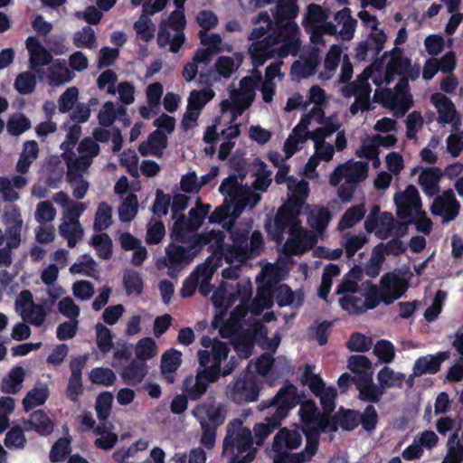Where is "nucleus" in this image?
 Returning a JSON list of instances; mask_svg holds the SVG:
<instances>
[{
	"instance_id": "nucleus-1",
	"label": "nucleus",
	"mask_w": 463,
	"mask_h": 463,
	"mask_svg": "<svg viewBox=\"0 0 463 463\" xmlns=\"http://www.w3.org/2000/svg\"><path fill=\"white\" fill-rule=\"evenodd\" d=\"M299 403L298 388L288 383L282 386L276 395L270 399L261 401L258 405L260 411L269 410L265 422L255 424L253 431L258 439V444L262 443L276 429L281 425L288 412Z\"/></svg>"
},
{
	"instance_id": "nucleus-2",
	"label": "nucleus",
	"mask_w": 463,
	"mask_h": 463,
	"mask_svg": "<svg viewBox=\"0 0 463 463\" xmlns=\"http://www.w3.org/2000/svg\"><path fill=\"white\" fill-rule=\"evenodd\" d=\"M175 222L170 228V238L172 241L194 245L203 248L212 241H220L225 238L223 232L212 230L206 234L195 233L189 222H186V216L179 213L178 217L174 218Z\"/></svg>"
},
{
	"instance_id": "nucleus-3",
	"label": "nucleus",
	"mask_w": 463,
	"mask_h": 463,
	"mask_svg": "<svg viewBox=\"0 0 463 463\" xmlns=\"http://www.w3.org/2000/svg\"><path fill=\"white\" fill-rule=\"evenodd\" d=\"M202 249L196 244L183 246L171 241L165 247V256L158 260L157 266L160 268L163 265L167 268L168 276L176 278L180 271L194 260Z\"/></svg>"
},
{
	"instance_id": "nucleus-4",
	"label": "nucleus",
	"mask_w": 463,
	"mask_h": 463,
	"mask_svg": "<svg viewBox=\"0 0 463 463\" xmlns=\"http://www.w3.org/2000/svg\"><path fill=\"white\" fill-rule=\"evenodd\" d=\"M287 229L289 235L294 238H300L304 233L296 213L280 206L275 215L274 225L272 226L271 222L269 221L265 223V230L272 240L281 242Z\"/></svg>"
},
{
	"instance_id": "nucleus-5",
	"label": "nucleus",
	"mask_w": 463,
	"mask_h": 463,
	"mask_svg": "<svg viewBox=\"0 0 463 463\" xmlns=\"http://www.w3.org/2000/svg\"><path fill=\"white\" fill-rule=\"evenodd\" d=\"M253 439L249 428L242 426L239 419L232 420L227 426V433L223 439V453L243 454L252 449Z\"/></svg>"
},
{
	"instance_id": "nucleus-6",
	"label": "nucleus",
	"mask_w": 463,
	"mask_h": 463,
	"mask_svg": "<svg viewBox=\"0 0 463 463\" xmlns=\"http://www.w3.org/2000/svg\"><path fill=\"white\" fill-rule=\"evenodd\" d=\"M260 385L254 375L245 374L237 378L232 385H228L229 398L235 403L242 405L258 400Z\"/></svg>"
},
{
	"instance_id": "nucleus-7",
	"label": "nucleus",
	"mask_w": 463,
	"mask_h": 463,
	"mask_svg": "<svg viewBox=\"0 0 463 463\" xmlns=\"http://www.w3.org/2000/svg\"><path fill=\"white\" fill-rule=\"evenodd\" d=\"M261 80V73L256 70L255 78L250 76L243 77L240 81V90L234 89L231 91V99L235 110L234 114H241L250 106L255 95V89L260 84Z\"/></svg>"
},
{
	"instance_id": "nucleus-8",
	"label": "nucleus",
	"mask_w": 463,
	"mask_h": 463,
	"mask_svg": "<svg viewBox=\"0 0 463 463\" xmlns=\"http://www.w3.org/2000/svg\"><path fill=\"white\" fill-rule=\"evenodd\" d=\"M359 425V411L341 407L330 419L323 418L321 431H336L338 426L344 430H354Z\"/></svg>"
},
{
	"instance_id": "nucleus-9",
	"label": "nucleus",
	"mask_w": 463,
	"mask_h": 463,
	"mask_svg": "<svg viewBox=\"0 0 463 463\" xmlns=\"http://www.w3.org/2000/svg\"><path fill=\"white\" fill-rule=\"evenodd\" d=\"M29 53V69L42 77L43 66H47L52 61V56L35 36H29L25 41Z\"/></svg>"
},
{
	"instance_id": "nucleus-10",
	"label": "nucleus",
	"mask_w": 463,
	"mask_h": 463,
	"mask_svg": "<svg viewBox=\"0 0 463 463\" xmlns=\"http://www.w3.org/2000/svg\"><path fill=\"white\" fill-rule=\"evenodd\" d=\"M459 207V203L457 201L454 192L448 189L434 199L430 206V212L435 216H442L444 222H450L458 216Z\"/></svg>"
},
{
	"instance_id": "nucleus-11",
	"label": "nucleus",
	"mask_w": 463,
	"mask_h": 463,
	"mask_svg": "<svg viewBox=\"0 0 463 463\" xmlns=\"http://www.w3.org/2000/svg\"><path fill=\"white\" fill-rule=\"evenodd\" d=\"M87 361V355H80L71 359L70 362V369L71 373L66 388V396L70 401L73 402H77L79 401L80 395L83 393L81 374Z\"/></svg>"
},
{
	"instance_id": "nucleus-12",
	"label": "nucleus",
	"mask_w": 463,
	"mask_h": 463,
	"mask_svg": "<svg viewBox=\"0 0 463 463\" xmlns=\"http://www.w3.org/2000/svg\"><path fill=\"white\" fill-rule=\"evenodd\" d=\"M381 302L391 305L403 295L407 284L398 275L388 272L381 279Z\"/></svg>"
},
{
	"instance_id": "nucleus-13",
	"label": "nucleus",
	"mask_w": 463,
	"mask_h": 463,
	"mask_svg": "<svg viewBox=\"0 0 463 463\" xmlns=\"http://www.w3.org/2000/svg\"><path fill=\"white\" fill-rule=\"evenodd\" d=\"M276 40L269 34L260 41L253 42L248 50L251 63L255 69L276 55Z\"/></svg>"
},
{
	"instance_id": "nucleus-14",
	"label": "nucleus",
	"mask_w": 463,
	"mask_h": 463,
	"mask_svg": "<svg viewBox=\"0 0 463 463\" xmlns=\"http://www.w3.org/2000/svg\"><path fill=\"white\" fill-rule=\"evenodd\" d=\"M356 389L359 392V400L372 403H378L385 393L382 385L373 383L372 373L358 376Z\"/></svg>"
},
{
	"instance_id": "nucleus-15",
	"label": "nucleus",
	"mask_w": 463,
	"mask_h": 463,
	"mask_svg": "<svg viewBox=\"0 0 463 463\" xmlns=\"http://www.w3.org/2000/svg\"><path fill=\"white\" fill-rule=\"evenodd\" d=\"M182 364V353L171 348L161 356L160 371L162 378L168 383L175 382L176 371Z\"/></svg>"
},
{
	"instance_id": "nucleus-16",
	"label": "nucleus",
	"mask_w": 463,
	"mask_h": 463,
	"mask_svg": "<svg viewBox=\"0 0 463 463\" xmlns=\"http://www.w3.org/2000/svg\"><path fill=\"white\" fill-rule=\"evenodd\" d=\"M430 102L438 112V122L450 124L458 118V112L452 100L440 92L433 93L430 96Z\"/></svg>"
},
{
	"instance_id": "nucleus-17",
	"label": "nucleus",
	"mask_w": 463,
	"mask_h": 463,
	"mask_svg": "<svg viewBox=\"0 0 463 463\" xmlns=\"http://www.w3.org/2000/svg\"><path fill=\"white\" fill-rule=\"evenodd\" d=\"M226 409L223 404H212V403H201L195 406L193 410L192 414L199 419L201 415L204 414L207 417L208 423L210 426L218 428L222 425L226 419Z\"/></svg>"
},
{
	"instance_id": "nucleus-18",
	"label": "nucleus",
	"mask_w": 463,
	"mask_h": 463,
	"mask_svg": "<svg viewBox=\"0 0 463 463\" xmlns=\"http://www.w3.org/2000/svg\"><path fill=\"white\" fill-rule=\"evenodd\" d=\"M53 429V421L43 410L33 411L29 419L24 421V430L26 431L34 430L41 436L52 434Z\"/></svg>"
},
{
	"instance_id": "nucleus-19",
	"label": "nucleus",
	"mask_w": 463,
	"mask_h": 463,
	"mask_svg": "<svg viewBox=\"0 0 463 463\" xmlns=\"http://www.w3.org/2000/svg\"><path fill=\"white\" fill-rule=\"evenodd\" d=\"M449 358L448 352H439L436 355L428 354L419 357L413 365L414 374H434L440 370L442 362Z\"/></svg>"
},
{
	"instance_id": "nucleus-20",
	"label": "nucleus",
	"mask_w": 463,
	"mask_h": 463,
	"mask_svg": "<svg viewBox=\"0 0 463 463\" xmlns=\"http://www.w3.org/2000/svg\"><path fill=\"white\" fill-rule=\"evenodd\" d=\"M302 58L303 61H295L293 62L291 73L306 79L316 73L317 67L320 62L318 50L312 48V50Z\"/></svg>"
},
{
	"instance_id": "nucleus-21",
	"label": "nucleus",
	"mask_w": 463,
	"mask_h": 463,
	"mask_svg": "<svg viewBox=\"0 0 463 463\" xmlns=\"http://www.w3.org/2000/svg\"><path fill=\"white\" fill-rule=\"evenodd\" d=\"M442 175L443 173L439 167H428L420 173L419 184L427 196L433 197L439 194V183Z\"/></svg>"
},
{
	"instance_id": "nucleus-22",
	"label": "nucleus",
	"mask_w": 463,
	"mask_h": 463,
	"mask_svg": "<svg viewBox=\"0 0 463 463\" xmlns=\"http://www.w3.org/2000/svg\"><path fill=\"white\" fill-rule=\"evenodd\" d=\"M301 442L302 436L298 430H290L287 428H282L274 437L272 449L275 452L279 453L283 449H298L301 445Z\"/></svg>"
},
{
	"instance_id": "nucleus-23",
	"label": "nucleus",
	"mask_w": 463,
	"mask_h": 463,
	"mask_svg": "<svg viewBox=\"0 0 463 463\" xmlns=\"http://www.w3.org/2000/svg\"><path fill=\"white\" fill-rule=\"evenodd\" d=\"M300 397V395L298 394ZM299 416L300 420L306 426H314L315 428L321 430L323 418H328L324 414L320 413L318 408L314 400H307L301 402L299 400Z\"/></svg>"
},
{
	"instance_id": "nucleus-24",
	"label": "nucleus",
	"mask_w": 463,
	"mask_h": 463,
	"mask_svg": "<svg viewBox=\"0 0 463 463\" xmlns=\"http://www.w3.org/2000/svg\"><path fill=\"white\" fill-rule=\"evenodd\" d=\"M146 373V364L137 359H134L122 369L120 376L126 384L136 386L142 383Z\"/></svg>"
},
{
	"instance_id": "nucleus-25",
	"label": "nucleus",
	"mask_w": 463,
	"mask_h": 463,
	"mask_svg": "<svg viewBox=\"0 0 463 463\" xmlns=\"http://www.w3.org/2000/svg\"><path fill=\"white\" fill-rule=\"evenodd\" d=\"M299 33V27L294 21H275V27L269 35L275 38L278 45L280 41L300 40Z\"/></svg>"
},
{
	"instance_id": "nucleus-26",
	"label": "nucleus",
	"mask_w": 463,
	"mask_h": 463,
	"mask_svg": "<svg viewBox=\"0 0 463 463\" xmlns=\"http://www.w3.org/2000/svg\"><path fill=\"white\" fill-rule=\"evenodd\" d=\"M146 146L150 147V154L156 156H161L162 152L167 146V137L160 129L153 131L147 138V143H141L138 146L139 153L147 156Z\"/></svg>"
},
{
	"instance_id": "nucleus-27",
	"label": "nucleus",
	"mask_w": 463,
	"mask_h": 463,
	"mask_svg": "<svg viewBox=\"0 0 463 463\" xmlns=\"http://www.w3.org/2000/svg\"><path fill=\"white\" fill-rule=\"evenodd\" d=\"M370 93L371 88L368 83L354 85L353 87V95H354L355 100L349 108V111L352 115H356L359 110L368 111L371 109Z\"/></svg>"
},
{
	"instance_id": "nucleus-28",
	"label": "nucleus",
	"mask_w": 463,
	"mask_h": 463,
	"mask_svg": "<svg viewBox=\"0 0 463 463\" xmlns=\"http://www.w3.org/2000/svg\"><path fill=\"white\" fill-rule=\"evenodd\" d=\"M208 384L196 373L186 376L183 381L182 389L191 401H198L208 390Z\"/></svg>"
},
{
	"instance_id": "nucleus-29",
	"label": "nucleus",
	"mask_w": 463,
	"mask_h": 463,
	"mask_svg": "<svg viewBox=\"0 0 463 463\" xmlns=\"http://www.w3.org/2000/svg\"><path fill=\"white\" fill-rule=\"evenodd\" d=\"M339 170H343L345 180L348 183H357L364 180L368 173V164L365 162H346L339 165Z\"/></svg>"
},
{
	"instance_id": "nucleus-30",
	"label": "nucleus",
	"mask_w": 463,
	"mask_h": 463,
	"mask_svg": "<svg viewBox=\"0 0 463 463\" xmlns=\"http://www.w3.org/2000/svg\"><path fill=\"white\" fill-rule=\"evenodd\" d=\"M24 370L21 366H15L9 372L8 376L5 377L1 383V391L4 393L15 394L21 389L22 383L24 380Z\"/></svg>"
},
{
	"instance_id": "nucleus-31",
	"label": "nucleus",
	"mask_w": 463,
	"mask_h": 463,
	"mask_svg": "<svg viewBox=\"0 0 463 463\" xmlns=\"http://www.w3.org/2000/svg\"><path fill=\"white\" fill-rule=\"evenodd\" d=\"M365 213L364 203L353 205L342 215L338 223V229L343 231L353 228L364 218Z\"/></svg>"
},
{
	"instance_id": "nucleus-32",
	"label": "nucleus",
	"mask_w": 463,
	"mask_h": 463,
	"mask_svg": "<svg viewBox=\"0 0 463 463\" xmlns=\"http://www.w3.org/2000/svg\"><path fill=\"white\" fill-rule=\"evenodd\" d=\"M377 380L384 390L393 387L402 388L405 380V374L396 373L392 368L384 366L378 372Z\"/></svg>"
},
{
	"instance_id": "nucleus-33",
	"label": "nucleus",
	"mask_w": 463,
	"mask_h": 463,
	"mask_svg": "<svg viewBox=\"0 0 463 463\" xmlns=\"http://www.w3.org/2000/svg\"><path fill=\"white\" fill-rule=\"evenodd\" d=\"M59 232L62 238L67 240L68 247L70 248H74L84 235L83 229L80 222H62L59 226Z\"/></svg>"
},
{
	"instance_id": "nucleus-34",
	"label": "nucleus",
	"mask_w": 463,
	"mask_h": 463,
	"mask_svg": "<svg viewBox=\"0 0 463 463\" xmlns=\"http://www.w3.org/2000/svg\"><path fill=\"white\" fill-rule=\"evenodd\" d=\"M298 0H277L275 21H294L298 14Z\"/></svg>"
},
{
	"instance_id": "nucleus-35",
	"label": "nucleus",
	"mask_w": 463,
	"mask_h": 463,
	"mask_svg": "<svg viewBox=\"0 0 463 463\" xmlns=\"http://www.w3.org/2000/svg\"><path fill=\"white\" fill-rule=\"evenodd\" d=\"M229 288L233 289V287L231 284L225 281L221 282L212 297V301L214 307L218 308H228L234 304L236 301V296L235 294L231 293L227 296Z\"/></svg>"
},
{
	"instance_id": "nucleus-36",
	"label": "nucleus",
	"mask_w": 463,
	"mask_h": 463,
	"mask_svg": "<svg viewBox=\"0 0 463 463\" xmlns=\"http://www.w3.org/2000/svg\"><path fill=\"white\" fill-rule=\"evenodd\" d=\"M90 156L80 154L78 158L70 160L67 162V180L69 183L77 181L78 178H81L80 171H85L92 163Z\"/></svg>"
},
{
	"instance_id": "nucleus-37",
	"label": "nucleus",
	"mask_w": 463,
	"mask_h": 463,
	"mask_svg": "<svg viewBox=\"0 0 463 463\" xmlns=\"http://www.w3.org/2000/svg\"><path fill=\"white\" fill-rule=\"evenodd\" d=\"M49 397V390L46 386L30 390L23 400V406L25 411L43 405Z\"/></svg>"
},
{
	"instance_id": "nucleus-38",
	"label": "nucleus",
	"mask_w": 463,
	"mask_h": 463,
	"mask_svg": "<svg viewBox=\"0 0 463 463\" xmlns=\"http://www.w3.org/2000/svg\"><path fill=\"white\" fill-rule=\"evenodd\" d=\"M394 92L400 99L401 115H404L412 105V96L410 93L408 77H401L394 87Z\"/></svg>"
},
{
	"instance_id": "nucleus-39",
	"label": "nucleus",
	"mask_w": 463,
	"mask_h": 463,
	"mask_svg": "<svg viewBox=\"0 0 463 463\" xmlns=\"http://www.w3.org/2000/svg\"><path fill=\"white\" fill-rule=\"evenodd\" d=\"M123 285L128 295H141L144 288V282L140 274L133 269L124 272Z\"/></svg>"
},
{
	"instance_id": "nucleus-40",
	"label": "nucleus",
	"mask_w": 463,
	"mask_h": 463,
	"mask_svg": "<svg viewBox=\"0 0 463 463\" xmlns=\"http://www.w3.org/2000/svg\"><path fill=\"white\" fill-rule=\"evenodd\" d=\"M341 308L349 315L357 316L366 312L363 297H356L353 294L344 295L339 298Z\"/></svg>"
},
{
	"instance_id": "nucleus-41",
	"label": "nucleus",
	"mask_w": 463,
	"mask_h": 463,
	"mask_svg": "<svg viewBox=\"0 0 463 463\" xmlns=\"http://www.w3.org/2000/svg\"><path fill=\"white\" fill-rule=\"evenodd\" d=\"M213 96L214 92L210 88H206L202 90H192L188 98V110L200 111L205 104L213 98Z\"/></svg>"
},
{
	"instance_id": "nucleus-42",
	"label": "nucleus",
	"mask_w": 463,
	"mask_h": 463,
	"mask_svg": "<svg viewBox=\"0 0 463 463\" xmlns=\"http://www.w3.org/2000/svg\"><path fill=\"white\" fill-rule=\"evenodd\" d=\"M331 213L326 208L312 211L307 217L308 225L317 232H323L331 221Z\"/></svg>"
},
{
	"instance_id": "nucleus-43",
	"label": "nucleus",
	"mask_w": 463,
	"mask_h": 463,
	"mask_svg": "<svg viewBox=\"0 0 463 463\" xmlns=\"http://www.w3.org/2000/svg\"><path fill=\"white\" fill-rule=\"evenodd\" d=\"M91 244L97 250V255L102 260H109L112 257V241L109 234L102 232L93 235Z\"/></svg>"
},
{
	"instance_id": "nucleus-44",
	"label": "nucleus",
	"mask_w": 463,
	"mask_h": 463,
	"mask_svg": "<svg viewBox=\"0 0 463 463\" xmlns=\"http://www.w3.org/2000/svg\"><path fill=\"white\" fill-rule=\"evenodd\" d=\"M73 44L77 48L93 49L97 45V37L94 30L89 26H84L73 35Z\"/></svg>"
},
{
	"instance_id": "nucleus-45",
	"label": "nucleus",
	"mask_w": 463,
	"mask_h": 463,
	"mask_svg": "<svg viewBox=\"0 0 463 463\" xmlns=\"http://www.w3.org/2000/svg\"><path fill=\"white\" fill-rule=\"evenodd\" d=\"M137 210V196L134 194H128L118 208L120 221L123 222H131L136 217Z\"/></svg>"
},
{
	"instance_id": "nucleus-46",
	"label": "nucleus",
	"mask_w": 463,
	"mask_h": 463,
	"mask_svg": "<svg viewBox=\"0 0 463 463\" xmlns=\"http://www.w3.org/2000/svg\"><path fill=\"white\" fill-rule=\"evenodd\" d=\"M111 213L112 208L108 203L102 202L99 204L93 225L96 232H102L110 226L112 222Z\"/></svg>"
},
{
	"instance_id": "nucleus-47",
	"label": "nucleus",
	"mask_w": 463,
	"mask_h": 463,
	"mask_svg": "<svg viewBox=\"0 0 463 463\" xmlns=\"http://www.w3.org/2000/svg\"><path fill=\"white\" fill-rule=\"evenodd\" d=\"M157 353L156 344L151 337L140 339L136 345L137 359L142 363L152 359Z\"/></svg>"
},
{
	"instance_id": "nucleus-48",
	"label": "nucleus",
	"mask_w": 463,
	"mask_h": 463,
	"mask_svg": "<svg viewBox=\"0 0 463 463\" xmlns=\"http://www.w3.org/2000/svg\"><path fill=\"white\" fill-rule=\"evenodd\" d=\"M410 59L402 55V52L398 47L392 50V55L390 61L387 63V71H393L401 77L405 74L406 70L410 69Z\"/></svg>"
},
{
	"instance_id": "nucleus-49",
	"label": "nucleus",
	"mask_w": 463,
	"mask_h": 463,
	"mask_svg": "<svg viewBox=\"0 0 463 463\" xmlns=\"http://www.w3.org/2000/svg\"><path fill=\"white\" fill-rule=\"evenodd\" d=\"M116 379L115 373L108 367H96L90 373V380L94 384L111 386Z\"/></svg>"
},
{
	"instance_id": "nucleus-50",
	"label": "nucleus",
	"mask_w": 463,
	"mask_h": 463,
	"mask_svg": "<svg viewBox=\"0 0 463 463\" xmlns=\"http://www.w3.org/2000/svg\"><path fill=\"white\" fill-rule=\"evenodd\" d=\"M397 210L396 214L399 219L406 221L407 223H412L415 215L422 209V204L411 203L394 199Z\"/></svg>"
},
{
	"instance_id": "nucleus-51",
	"label": "nucleus",
	"mask_w": 463,
	"mask_h": 463,
	"mask_svg": "<svg viewBox=\"0 0 463 463\" xmlns=\"http://www.w3.org/2000/svg\"><path fill=\"white\" fill-rule=\"evenodd\" d=\"M36 83L35 74L31 71H24L17 75L14 88L20 94L28 95L34 90Z\"/></svg>"
},
{
	"instance_id": "nucleus-52",
	"label": "nucleus",
	"mask_w": 463,
	"mask_h": 463,
	"mask_svg": "<svg viewBox=\"0 0 463 463\" xmlns=\"http://www.w3.org/2000/svg\"><path fill=\"white\" fill-rule=\"evenodd\" d=\"M322 432L320 430L315 427H309L304 430V433L307 438V442L304 450L306 461H308L317 453L319 445V433Z\"/></svg>"
},
{
	"instance_id": "nucleus-53",
	"label": "nucleus",
	"mask_w": 463,
	"mask_h": 463,
	"mask_svg": "<svg viewBox=\"0 0 463 463\" xmlns=\"http://www.w3.org/2000/svg\"><path fill=\"white\" fill-rule=\"evenodd\" d=\"M113 395L109 392L99 393L96 399L95 410L97 417L100 420H106L111 411Z\"/></svg>"
},
{
	"instance_id": "nucleus-54",
	"label": "nucleus",
	"mask_w": 463,
	"mask_h": 463,
	"mask_svg": "<svg viewBox=\"0 0 463 463\" xmlns=\"http://www.w3.org/2000/svg\"><path fill=\"white\" fill-rule=\"evenodd\" d=\"M211 206L197 202L196 206L189 211V218L186 217V222L196 232L203 223L205 217L208 215Z\"/></svg>"
},
{
	"instance_id": "nucleus-55",
	"label": "nucleus",
	"mask_w": 463,
	"mask_h": 463,
	"mask_svg": "<svg viewBox=\"0 0 463 463\" xmlns=\"http://www.w3.org/2000/svg\"><path fill=\"white\" fill-rule=\"evenodd\" d=\"M216 243L217 249L220 250L221 254L224 256L225 260L228 263H232L233 260H245L250 257L249 249L246 250H234V244H226L224 243V239L220 241H214Z\"/></svg>"
},
{
	"instance_id": "nucleus-56",
	"label": "nucleus",
	"mask_w": 463,
	"mask_h": 463,
	"mask_svg": "<svg viewBox=\"0 0 463 463\" xmlns=\"http://www.w3.org/2000/svg\"><path fill=\"white\" fill-rule=\"evenodd\" d=\"M254 345L252 337L246 334L245 331L238 335L233 344L237 354L244 359L249 358L252 354Z\"/></svg>"
},
{
	"instance_id": "nucleus-57",
	"label": "nucleus",
	"mask_w": 463,
	"mask_h": 463,
	"mask_svg": "<svg viewBox=\"0 0 463 463\" xmlns=\"http://www.w3.org/2000/svg\"><path fill=\"white\" fill-rule=\"evenodd\" d=\"M374 354L384 364H390L395 357L394 345L389 340L377 341L373 348Z\"/></svg>"
},
{
	"instance_id": "nucleus-58",
	"label": "nucleus",
	"mask_w": 463,
	"mask_h": 463,
	"mask_svg": "<svg viewBox=\"0 0 463 463\" xmlns=\"http://www.w3.org/2000/svg\"><path fill=\"white\" fill-rule=\"evenodd\" d=\"M97 345L103 354L109 353L112 346V332L104 325L98 323L96 325Z\"/></svg>"
},
{
	"instance_id": "nucleus-59",
	"label": "nucleus",
	"mask_w": 463,
	"mask_h": 463,
	"mask_svg": "<svg viewBox=\"0 0 463 463\" xmlns=\"http://www.w3.org/2000/svg\"><path fill=\"white\" fill-rule=\"evenodd\" d=\"M345 241L343 243V246L345 250V254L348 259L353 258L354 254L368 241L367 237L364 234H346L345 236Z\"/></svg>"
},
{
	"instance_id": "nucleus-60",
	"label": "nucleus",
	"mask_w": 463,
	"mask_h": 463,
	"mask_svg": "<svg viewBox=\"0 0 463 463\" xmlns=\"http://www.w3.org/2000/svg\"><path fill=\"white\" fill-rule=\"evenodd\" d=\"M134 29L137 37L144 42L147 43L155 36L156 26L149 18L140 17L134 24Z\"/></svg>"
},
{
	"instance_id": "nucleus-61",
	"label": "nucleus",
	"mask_w": 463,
	"mask_h": 463,
	"mask_svg": "<svg viewBox=\"0 0 463 463\" xmlns=\"http://www.w3.org/2000/svg\"><path fill=\"white\" fill-rule=\"evenodd\" d=\"M378 423V413L373 405H367L363 413L359 412V424L367 432H373Z\"/></svg>"
},
{
	"instance_id": "nucleus-62",
	"label": "nucleus",
	"mask_w": 463,
	"mask_h": 463,
	"mask_svg": "<svg viewBox=\"0 0 463 463\" xmlns=\"http://www.w3.org/2000/svg\"><path fill=\"white\" fill-rule=\"evenodd\" d=\"M373 345L372 339L364 335L355 332L350 336L347 342V348L352 352L364 353L371 349Z\"/></svg>"
},
{
	"instance_id": "nucleus-63",
	"label": "nucleus",
	"mask_w": 463,
	"mask_h": 463,
	"mask_svg": "<svg viewBox=\"0 0 463 463\" xmlns=\"http://www.w3.org/2000/svg\"><path fill=\"white\" fill-rule=\"evenodd\" d=\"M171 204V196L165 194L161 189L156 192V199L152 205V213L158 218H162L168 213L169 206Z\"/></svg>"
},
{
	"instance_id": "nucleus-64",
	"label": "nucleus",
	"mask_w": 463,
	"mask_h": 463,
	"mask_svg": "<svg viewBox=\"0 0 463 463\" xmlns=\"http://www.w3.org/2000/svg\"><path fill=\"white\" fill-rule=\"evenodd\" d=\"M30 128L31 121L24 114L10 118L6 124L7 131L12 136H19Z\"/></svg>"
}]
</instances>
